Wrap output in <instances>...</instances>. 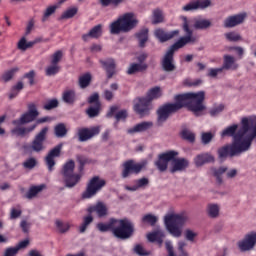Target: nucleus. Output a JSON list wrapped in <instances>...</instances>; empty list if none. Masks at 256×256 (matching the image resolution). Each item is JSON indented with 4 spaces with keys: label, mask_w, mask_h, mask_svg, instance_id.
Wrapping results in <instances>:
<instances>
[{
    "label": "nucleus",
    "mask_w": 256,
    "mask_h": 256,
    "mask_svg": "<svg viewBox=\"0 0 256 256\" xmlns=\"http://www.w3.org/2000/svg\"><path fill=\"white\" fill-rule=\"evenodd\" d=\"M61 70V67L59 64H49L45 68V75L46 76H55L57 73H59Z\"/></svg>",
    "instance_id": "obj_44"
},
{
    "label": "nucleus",
    "mask_w": 256,
    "mask_h": 256,
    "mask_svg": "<svg viewBox=\"0 0 256 256\" xmlns=\"http://www.w3.org/2000/svg\"><path fill=\"white\" fill-rule=\"evenodd\" d=\"M99 111H101V102H97L95 106H90V108L86 110V113L88 117L94 118L99 115Z\"/></svg>",
    "instance_id": "obj_46"
},
{
    "label": "nucleus",
    "mask_w": 256,
    "mask_h": 256,
    "mask_svg": "<svg viewBox=\"0 0 256 256\" xmlns=\"http://www.w3.org/2000/svg\"><path fill=\"white\" fill-rule=\"evenodd\" d=\"M205 212L210 219H217L220 217L221 205L216 203H209L206 205Z\"/></svg>",
    "instance_id": "obj_27"
},
{
    "label": "nucleus",
    "mask_w": 256,
    "mask_h": 256,
    "mask_svg": "<svg viewBox=\"0 0 256 256\" xmlns=\"http://www.w3.org/2000/svg\"><path fill=\"white\" fill-rule=\"evenodd\" d=\"M183 31L186 36L180 37V39L171 45L170 49L166 51L161 61L162 69L165 72H173L176 69L174 64V53L184 48L188 44H194L196 42V38L193 36V31L189 28V21L187 17H183Z\"/></svg>",
    "instance_id": "obj_2"
},
{
    "label": "nucleus",
    "mask_w": 256,
    "mask_h": 256,
    "mask_svg": "<svg viewBox=\"0 0 256 256\" xmlns=\"http://www.w3.org/2000/svg\"><path fill=\"white\" fill-rule=\"evenodd\" d=\"M38 41L35 40V41H30V42H27V39L26 37H22L20 39V41L18 42V49L20 51H27L28 49L32 48Z\"/></svg>",
    "instance_id": "obj_40"
},
{
    "label": "nucleus",
    "mask_w": 256,
    "mask_h": 256,
    "mask_svg": "<svg viewBox=\"0 0 256 256\" xmlns=\"http://www.w3.org/2000/svg\"><path fill=\"white\" fill-rule=\"evenodd\" d=\"M212 26V23L208 19L198 18L194 21V28L196 30H207Z\"/></svg>",
    "instance_id": "obj_33"
},
{
    "label": "nucleus",
    "mask_w": 256,
    "mask_h": 256,
    "mask_svg": "<svg viewBox=\"0 0 256 256\" xmlns=\"http://www.w3.org/2000/svg\"><path fill=\"white\" fill-rule=\"evenodd\" d=\"M256 246V232L246 233L244 238L238 242V248L241 252L252 251Z\"/></svg>",
    "instance_id": "obj_16"
},
{
    "label": "nucleus",
    "mask_w": 256,
    "mask_h": 256,
    "mask_svg": "<svg viewBox=\"0 0 256 256\" xmlns=\"http://www.w3.org/2000/svg\"><path fill=\"white\" fill-rule=\"evenodd\" d=\"M62 100L68 105H73L77 100L76 92L74 90H65L62 94Z\"/></svg>",
    "instance_id": "obj_32"
},
{
    "label": "nucleus",
    "mask_w": 256,
    "mask_h": 256,
    "mask_svg": "<svg viewBox=\"0 0 256 256\" xmlns=\"http://www.w3.org/2000/svg\"><path fill=\"white\" fill-rule=\"evenodd\" d=\"M106 185V181L99 176H94L88 182L85 192L82 194L83 199H91L98 191H100Z\"/></svg>",
    "instance_id": "obj_11"
},
{
    "label": "nucleus",
    "mask_w": 256,
    "mask_h": 256,
    "mask_svg": "<svg viewBox=\"0 0 256 256\" xmlns=\"http://www.w3.org/2000/svg\"><path fill=\"white\" fill-rule=\"evenodd\" d=\"M213 139L212 133H202L201 141L203 145H208Z\"/></svg>",
    "instance_id": "obj_59"
},
{
    "label": "nucleus",
    "mask_w": 256,
    "mask_h": 256,
    "mask_svg": "<svg viewBox=\"0 0 256 256\" xmlns=\"http://www.w3.org/2000/svg\"><path fill=\"white\" fill-rule=\"evenodd\" d=\"M87 212L90 214L96 213L99 218L106 217L108 215V208L103 202H98L87 208Z\"/></svg>",
    "instance_id": "obj_23"
},
{
    "label": "nucleus",
    "mask_w": 256,
    "mask_h": 256,
    "mask_svg": "<svg viewBox=\"0 0 256 256\" xmlns=\"http://www.w3.org/2000/svg\"><path fill=\"white\" fill-rule=\"evenodd\" d=\"M165 238V233L163 230H155V232H151L147 234V240L150 242H156L159 246L163 245Z\"/></svg>",
    "instance_id": "obj_29"
},
{
    "label": "nucleus",
    "mask_w": 256,
    "mask_h": 256,
    "mask_svg": "<svg viewBox=\"0 0 256 256\" xmlns=\"http://www.w3.org/2000/svg\"><path fill=\"white\" fill-rule=\"evenodd\" d=\"M142 222L150 224V225L153 226L157 222V217L155 215H152V214H146V215L143 216Z\"/></svg>",
    "instance_id": "obj_55"
},
{
    "label": "nucleus",
    "mask_w": 256,
    "mask_h": 256,
    "mask_svg": "<svg viewBox=\"0 0 256 256\" xmlns=\"http://www.w3.org/2000/svg\"><path fill=\"white\" fill-rule=\"evenodd\" d=\"M225 38L231 42H237L242 40V36L239 33L234 31L225 33Z\"/></svg>",
    "instance_id": "obj_53"
},
{
    "label": "nucleus",
    "mask_w": 256,
    "mask_h": 256,
    "mask_svg": "<svg viewBox=\"0 0 256 256\" xmlns=\"http://www.w3.org/2000/svg\"><path fill=\"white\" fill-rule=\"evenodd\" d=\"M101 64L107 73V78H112L116 68L115 61L113 59H106L105 61H101Z\"/></svg>",
    "instance_id": "obj_31"
},
{
    "label": "nucleus",
    "mask_w": 256,
    "mask_h": 256,
    "mask_svg": "<svg viewBox=\"0 0 256 256\" xmlns=\"http://www.w3.org/2000/svg\"><path fill=\"white\" fill-rule=\"evenodd\" d=\"M223 70L227 71H236L239 68V64L236 63V60L231 55L223 56V65L221 67Z\"/></svg>",
    "instance_id": "obj_26"
},
{
    "label": "nucleus",
    "mask_w": 256,
    "mask_h": 256,
    "mask_svg": "<svg viewBox=\"0 0 256 256\" xmlns=\"http://www.w3.org/2000/svg\"><path fill=\"white\" fill-rule=\"evenodd\" d=\"M46 187V185L42 184L39 186H32L29 188L28 192L25 194V197L29 200L33 199L36 197L38 193L43 191V189Z\"/></svg>",
    "instance_id": "obj_37"
},
{
    "label": "nucleus",
    "mask_w": 256,
    "mask_h": 256,
    "mask_svg": "<svg viewBox=\"0 0 256 256\" xmlns=\"http://www.w3.org/2000/svg\"><path fill=\"white\" fill-rule=\"evenodd\" d=\"M103 35V26L101 24L94 26V28L90 29V32L84 34L82 36L83 41L88 42L90 38H99Z\"/></svg>",
    "instance_id": "obj_28"
},
{
    "label": "nucleus",
    "mask_w": 256,
    "mask_h": 256,
    "mask_svg": "<svg viewBox=\"0 0 256 256\" xmlns=\"http://www.w3.org/2000/svg\"><path fill=\"white\" fill-rule=\"evenodd\" d=\"M215 158L210 153H203L195 156L194 164L196 167H203L206 164L214 163Z\"/></svg>",
    "instance_id": "obj_25"
},
{
    "label": "nucleus",
    "mask_w": 256,
    "mask_h": 256,
    "mask_svg": "<svg viewBox=\"0 0 256 256\" xmlns=\"http://www.w3.org/2000/svg\"><path fill=\"white\" fill-rule=\"evenodd\" d=\"M74 170H75V161L73 159H69L64 163L60 174L63 178L66 188L75 187L83 177L82 174H74Z\"/></svg>",
    "instance_id": "obj_8"
},
{
    "label": "nucleus",
    "mask_w": 256,
    "mask_h": 256,
    "mask_svg": "<svg viewBox=\"0 0 256 256\" xmlns=\"http://www.w3.org/2000/svg\"><path fill=\"white\" fill-rule=\"evenodd\" d=\"M181 135L184 140L190 143H193L195 141V134L192 133L190 130H183Z\"/></svg>",
    "instance_id": "obj_54"
},
{
    "label": "nucleus",
    "mask_w": 256,
    "mask_h": 256,
    "mask_svg": "<svg viewBox=\"0 0 256 256\" xmlns=\"http://www.w3.org/2000/svg\"><path fill=\"white\" fill-rule=\"evenodd\" d=\"M225 106L223 104H219L215 107L212 108V110L210 111L211 116H216L219 115L222 111H224Z\"/></svg>",
    "instance_id": "obj_61"
},
{
    "label": "nucleus",
    "mask_w": 256,
    "mask_h": 256,
    "mask_svg": "<svg viewBox=\"0 0 256 256\" xmlns=\"http://www.w3.org/2000/svg\"><path fill=\"white\" fill-rule=\"evenodd\" d=\"M162 89L159 86H155L148 90L145 98H139L138 103L134 105V111L140 115L141 118L148 116L152 110L151 102L162 97Z\"/></svg>",
    "instance_id": "obj_7"
},
{
    "label": "nucleus",
    "mask_w": 256,
    "mask_h": 256,
    "mask_svg": "<svg viewBox=\"0 0 256 256\" xmlns=\"http://www.w3.org/2000/svg\"><path fill=\"white\" fill-rule=\"evenodd\" d=\"M223 71L224 70L222 69V67H220V68H210L208 76L211 77V78H215L217 75H220V73H223Z\"/></svg>",
    "instance_id": "obj_62"
},
{
    "label": "nucleus",
    "mask_w": 256,
    "mask_h": 256,
    "mask_svg": "<svg viewBox=\"0 0 256 256\" xmlns=\"http://www.w3.org/2000/svg\"><path fill=\"white\" fill-rule=\"evenodd\" d=\"M61 149H63V144H58L52 150H50L45 157V162L49 172L53 171V167L56 165L55 158L60 156Z\"/></svg>",
    "instance_id": "obj_19"
},
{
    "label": "nucleus",
    "mask_w": 256,
    "mask_h": 256,
    "mask_svg": "<svg viewBox=\"0 0 256 256\" xmlns=\"http://www.w3.org/2000/svg\"><path fill=\"white\" fill-rule=\"evenodd\" d=\"M63 59V51H56L52 57H50V64L59 65V62Z\"/></svg>",
    "instance_id": "obj_51"
},
{
    "label": "nucleus",
    "mask_w": 256,
    "mask_h": 256,
    "mask_svg": "<svg viewBox=\"0 0 256 256\" xmlns=\"http://www.w3.org/2000/svg\"><path fill=\"white\" fill-rule=\"evenodd\" d=\"M106 116L107 118H112L113 116L115 117L116 122L114 123V127L117 129L118 122L126 121L128 117V111L125 109L118 111V106L114 105L110 107V111L107 112Z\"/></svg>",
    "instance_id": "obj_20"
},
{
    "label": "nucleus",
    "mask_w": 256,
    "mask_h": 256,
    "mask_svg": "<svg viewBox=\"0 0 256 256\" xmlns=\"http://www.w3.org/2000/svg\"><path fill=\"white\" fill-rule=\"evenodd\" d=\"M37 128V124H32L28 127H21V125H15V128H12L10 133L16 137H27L34 129Z\"/></svg>",
    "instance_id": "obj_22"
},
{
    "label": "nucleus",
    "mask_w": 256,
    "mask_h": 256,
    "mask_svg": "<svg viewBox=\"0 0 256 256\" xmlns=\"http://www.w3.org/2000/svg\"><path fill=\"white\" fill-rule=\"evenodd\" d=\"M204 101V91L184 93L175 96V103L165 104L157 110V125L163 126L170 114L179 111L184 107H188V110L192 111L196 117L204 115L203 112L206 110Z\"/></svg>",
    "instance_id": "obj_1"
},
{
    "label": "nucleus",
    "mask_w": 256,
    "mask_h": 256,
    "mask_svg": "<svg viewBox=\"0 0 256 256\" xmlns=\"http://www.w3.org/2000/svg\"><path fill=\"white\" fill-rule=\"evenodd\" d=\"M134 252L138 255V256H148L149 252H147L145 250V248L141 245H136L134 248Z\"/></svg>",
    "instance_id": "obj_60"
},
{
    "label": "nucleus",
    "mask_w": 256,
    "mask_h": 256,
    "mask_svg": "<svg viewBox=\"0 0 256 256\" xmlns=\"http://www.w3.org/2000/svg\"><path fill=\"white\" fill-rule=\"evenodd\" d=\"M93 221H94V218L91 214L87 215V216H84L83 221H82V223L80 224V226L78 228L79 233L80 234L86 233L88 227L90 226V224L93 223Z\"/></svg>",
    "instance_id": "obj_34"
},
{
    "label": "nucleus",
    "mask_w": 256,
    "mask_h": 256,
    "mask_svg": "<svg viewBox=\"0 0 256 256\" xmlns=\"http://www.w3.org/2000/svg\"><path fill=\"white\" fill-rule=\"evenodd\" d=\"M57 8H58L57 5L49 6L48 8H46V10L44 11V14H43L42 22H46L47 19L49 17H51L56 12Z\"/></svg>",
    "instance_id": "obj_52"
},
{
    "label": "nucleus",
    "mask_w": 256,
    "mask_h": 256,
    "mask_svg": "<svg viewBox=\"0 0 256 256\" xmlns=\"http://www.w3.org/2000/svg\"><path fill=\"white\" fill-rule=\"evenodd\" d=\"M240 127L237 124L226 127L221 132V137H233V143L236 136H241L244 140L250 141V148L253 140L256 138V116L243 117L240 121Z\"/></svg>",
    "instance_id": "obj_3"
},
{
    "label": "nucleus",
    "mask_w": 256,
    "mask_h": 256,
    "mask_svg": "<svg viewBox=\"0 0 256 256\" xmlns=\"http://www.w3.org/2000/svg\"><path fill=\"white\" fill-rule=\"evenodd\" d=\"M152 127H153L152 121H142L136 124L134 127L128 128L127 134L146 132V131H149V129H152Z\"/></svg>",
    "instance_id": "obj_24"
},
{
    "label": "nucleus",
    "mask_w": 256,
    "mask_h": 256,
    "mask_svg": "<svg viewBox=\"0 0 256 256\" xmlns=\"http://www.w3.org/2000/svg\"><path fill=\"white\" fill-rule=\"evenodd\" d=\"M189 166L190 162L187 158L175 156L173 159H171V165L168 167V171H170L172 174L177 172H184Z\"/></svg>",
    "instance_id": "obj_15"
},
{
    "label": "nucleus",
    "mask_w": 256,
    "mask_h": 256,
    "mask_svg": "<svg viewBox=\"0 0 256 256\" xmlns=\"http://www.w3.org/2000/svg\"><path fill=\"white\" fill-rule=\"evenodd\" d=\"M178 156L179 152L170 150L168 152L160 154L154 165L160 172H165L169 167V162H171V160Z\"/></svg>",
    "instance_id": "obj_14"
},
{
    "label": "nucleus",
    "mask_w": 256,
    "mask_h": 256,
    "mask_svg": "<svg viewBox=\"0 0 256 256\" xmlns=\"http://www.w3.org/2000/svg\"><path fill=\"white\" fill-rule=\"evenodd\" d=\"M148 161L143 160L141 162H134V160H128L123 164L122 178H128L131 174H139L147 167Z\"/></svg>",
    "instance_id": "obj_12"
},
{
    "label": "nucleus",
    "mask_w": 256,
    "mask_h": 256,
    "mask_svg": "<svg viewBox=\"0 0 256 256\" xmlns=\"http://www.w3.org/2000/svg\"><path fill=\"white\" fill-rule=\"evenodd\" d=\"M198 9H206L211 5L210 0H196Z\"/></svg>",
    "instance_id": "obj_63"
},
{
    "label": "nucleus",
    "mask_w": 256,
    "mask_h": 256,
    "mask_svg": "<svg viewBox=\"0 0 256 256\" xmlns=\"http://www.w3.org/2000/svg\"><path fill=\"white\" fill-rule=\"evenodd\" d=\"M228 170L227 167L222 166L220 168H212L211 172L213 174V176L216 178V181L219 185L223 184V174Z\"/></svg>",
    "instance_id": "obj_35"
},
{
    "label": "nucleus",
    "mask_w": 256,
    "mask_h": 256,
    "mask_svg": "<svg viewBox=\"0 0 256 256\" xmlns=\"http://www.w3.org/2000/svg\"><path fill=\"white\" fill-rule=\"evenodd\" d=\"M67 128L64 123H60L55 127V135L58 138H64L67 135Z\"/></svg>",
    "instance_id": "obj_48"
},
{
    "label": "nucleus",
    "mask_w": 256,
    "mask_h": 256,
    "mask_svg": "<svg viewBox=\"0 0 256 256\" xmlns=\"http://www.w3.org/2000/svg\"><path fill=\"white\" fill-rule=\"evenodd\" d=\"M154 35L161 43H165L172 38L179 36V30L166 32L163 28H157L154 31Z\"/></svg>",
    "instance_id": "obj_21"
},
{
    "label": "nucleus",
    "mask_w": 256,
    "mask_h": 256,
    "mask_svg": "<svg viewBox=\"0 0 256 256\" xmlns=\"http://www.w3.org/2000/svg\"><path fill=\"white\" fill-rule=\"evenodd\" d=\"M250 149V141L248 139L241 138L238 134L235 138V142H232L231 145H225L218 149V156L220 159L240 156L242 153H245Z\"/></svg>",
    "instance_id": "obj_6"
},
{
    "label": "nucleus",
    "mask_w": 256,
    "mask_h": 256,
    "mask_svg": "<svg viewBox=\"0 0 256 256\" xmlns=\"http://www.w3.org/2000/svg\"><path fill=\"white\" fill-rule=\"evenodd\" d=\"M189 221V217L185 212L168 213L164 216V225L168 233L174 238H181L183 235V227Z\"/></svg>",
    "instance_id": "obj_4"
},
{
    "label": "nucleus",
    "mask_w": 256,
    "mask_h": 256,
    "mask_svg": "<svg viewBox=\"0 0 256 256\" xmlns=\"http://www.w3.org/2000/svg\"><path fill=\"white\" fill-rule=\"evenodd\" d=\"M77 162L79 163V171L83 172L84 171V167L90 163V160L87 156H83V155H77L76 156Z\"/></svg>",
    "instance_id": "obj_49"
},
{
    "label": "nucleus",
    "mask_w": 256,
    "mask_h": 256,
    "mask_svg": "<svg viewBox=\"0 0 256 256\" xmlns=\"http://www.w3.org/2000/svg\"><path fill=\"white\" fill-rule=\"evenodd\" d=\"M138 20L133 12H127L119 16L117 20L110 23V35L129 33L136 28Z\"/></svg>",
    "instance_id": "obj_5"
},
{
    "label": "nucleus",
    "mask_w": 256,
    "mask_h": 256,
    "mask_svg": "<svg viewBox=\"0 0 256 256\" xmlns=\"http://www.w3.org/2000/svg\"><path fill=\"white\" fill-rule=\"evenodd\" d=\"M148 185H149V178L142 177L140 179L135 180L133 186H126L125 189L128 191L135 192L138 189L147 187Z\"/></svg>",
    "instance_id": "obj_30"
},
{
    "label": "nucleus",
    "mask_w": 256,
    "mask_h": 256,
    "mask_svg": "<svg viewBox=\"0 0 256 256\" xmlns=\"http://www.w3.org/2000/svg\"><path fill=\"white\" fill-rule=\"evenodd\" d=\"M198 236L197 232H194V230H185L184 232V237L186 241H191L193 242L195 238Z\"/></svg>",
    "instance_id": "obj_56"
},
{
    "label": "nucleus",
    "mask_w": 256,
    "mask_h": 256,
    "mask_svg": "<svg viewBox=\"0 0 256 256\" xmlns=\"http://www.w3.org/2000/svg\"><path fill=\"white\" fill-rule=\"evenodd\" d=\"M57 107H58V100L56 99L48 100L44 105V110L51 111Z\"/></svg>",
    "instance_id": "obj_57"
},
{
    "label": "nucleus",
    "mask_w": 256,
    "mask_h": 256,
    "mask_svg": "<svg viewBox=\"0 0 256 256\" xmlns=\"http://www.w3.org/2000/svg\"><path fill=\"white\" fill-rule=\"evenodd\" d=\"M148 34H149V29L148 28H143L141 31H139L136 34V37L139 40V46L141 48L145 47L146 42L148 41Z\"/></svg>",
    "instance_id": "obj_38"
},
{
    "label": "nucleus",
    "mask_w": 256,
    "mask_h": 256,
    "mask_svg": "<svg viewBox=\"0 0 256 256\" xmlns=\"http://www.w3.org/2000/svg\"><path fill=\"white\" fill-rule=\"evenodd\" d=\"M114 221H115V219H110V222H108V223H98L97 229L102 233H106L108 231H112V233H113Z\"/></svg>",
    "instance_id": "obj_41"
},
{
    "label": "nucleus",
    "mask_w": 256,
    "mask_h": 256,
    "mask_svg": "<svg viewBox=\"0 0 256 256\" xmlns=\"http://www.w3.org/2000/svg\"><path fill=\"white\" fill-rule=\"evenodd\" d=\"M163 22H164L163 11L159 8L154 9L152 24L156 25Z\"/></svg>",
    "instance_id": "obj_45"
},
{
    "label": "nucleus",
    "mask_w": 256,
    "mask_h": 256,
    "mask_svg": "<svg viewBox=\"0 0 256 256\" xmlns=\"http://www.w3.org/2000/svg\"><path fill=\"white\" fill-rule=\"evenodd\" d=\"M48 127L42 128V130L36 135L34 140H32V144H26L23 146V149L25 153L31 154L33 151L34 152H40L45 149V146H43V143L47 139V134H48Z\"/></svg>",
    "instance_id": "obj_10"
},
{
    "label": "nucleus",
    "mask_w": 256,
    "mask_h": 256,
    "mask_svg": "<svg viewBox=\"0 0 256 256\" xmlns=\"http://www.w3.org/2000/svg\"><path fill=\"white\" fill-rule=\"evenodd\" d=\"M246 18H247V13L246 12H242V13H239V14L229 16V17L224 19L223 27L226 28V29L234 28L236 26H239V25L243 24Z\"/></svg>",
    "instance_id": "obj_17"
},
{
    "label": "nucleus",
    "mask_w": 256,
    "mask_h": 256,
    "mask_svg": "<svg viewBox=\"0 0 256 256\" xmlns=\"http://www.w3.org/2000/svg\"><path fill=\"white\" fill-rule=\"evenodd\" d=\"M38 166V161L35 157L30 156L28 158H26L23 162H22V167L26 170V171H31L33 170L35 167Z\"/></svg>",
    "instance_id": "obj_36"
},
{
    "label": "nucleus",
    "mask_w": 256,
    "mask_h": 256,
    "mask_svg": "<svg viewBox=\"0 0 256 256\" xmlns=\"http://www.w3.org/2000/svg\"><path fill=\"white\" fill-rule=\"evenodd\" d=\"M147 64H131L127 69V75H134V73L143 72L147 70Z\"/></svg>",
    "instance_id": "obj_39"
},
{
    "label": "nucleus",
    "mask_w": 256,
    "mask_h": 256,
    "mask_svg": "<svg viewBox=\"0 0 256 256\" xmlns=\"http://www.w3.org/2000/svg\"><path fill=\"white\" fill-rule=\"evenodd\" d=\"M18 248H6L4 256H16L18 253Z\"/></svg>",
    "instance_id": "obj_64"
},
{
    "label": "nucleus",
    "mask_w": 256,
    "mask_h": 256,
    "mask_svg": "<svg viewBox=\"0 0 256 256\" xmlns=\"http://www.w3.org/2000/svg\"><path fill=\"white\" fill-rule=\"evenodd\" d=\"M101 133V128L96 126L93 128H80L78 130V137L80 142H87L96 135Z\"/></svg>",
    "instance_id": "obj_18"
},
{
    "label": "nucleus",
    "mask_w": 256,
    "mask_h": 256,
    "mask_svg": "<svg viewBox=\"0 0 256 256\" xmlns=\"http://www.w3.org/2000/svg\"><path fill=\"white\" fill-rule=\"evenodd\" d=\"M182 10H183L184 12H192V11H195V10H199V8H198V4L196 3V1H192V2H190V3H188V4H186V5L182 8Z\"/></svg>",
    "instance_id": "obj_58"
},
{
    "label": "nucleus",
    "mask_w": 256,
    "mask_h": 256,
    "mask_svg": "<svg viewBox=\"0 0 256 256\" xmlns=\"http://www.w3.org/2000/svg\"><path fill=\"white\" fill-rule=\"evenodd\" d=\"M57 232L60 234H65L70 230V223L69 222H63L61 220L55 221Z\"/></svg>",
    "instance_id": "obj_42"
},
{
    "label": "nucleus",
    "mask_w": 256,
    "mask_h": 256,
    "mask_svg": "<svg viewBox=\"0 0 256 256\" xmlns=\"http://www.w3.org/2000/svg\"><path fill=\"white\" fill-rule=\"evenodd\" d=\"M18 71H19L18 67H14L12 69L5 71L1 77L2 81L5 83H8L9 81H11L13 79V77L16 75V73H18Z\"/></svg>",
    "instance_id": "obj_43"
},
{
    "label": "nucleus",
    "mask_w": 256,
    "mask_h": 256,
    "mask_svg": "<svg viewBox=\"0 0 256 256\" xmlns=\"http://www.w3.org/2000/svg\"><path fill=\"white\" fill-rule=\"evenodd\" d=\"M134 233V225L128 219H114L113 234L117 239L128 240Z\"/></svg>",
    "instance_id": "obj_9"
},
{
    "label": "nucleus",
    "mask_w": 256,
    "mask_h": 256,
    "mask_svg": "<svg viewBox=\"0 0 256 256\" xmlns=\"http://www.w3.org/2000/svg\"><path fill=\"white\" fill-rule=\"evenodd\" d=\"M39 112L34 103L28 105V111L24 113L18 120H12V125L14 126H23L29 124L38 117Z\"/></svg>",
    "instance_id": "obj_13"
},
{
    "label": "nucleus",
    "mask_w": 256,
    "mask_h": 256,
    "mask_svg": "<svg viewBox=\"0 0 256 256\" xmlns=\"http://www.w3.org/2000/svg\"><path fill=\"white\" fill-rule=\"evenodd\" d=\"M78 12L76 7L66 9L61 15V19H72Z\"/></svg>",
    "instance_id": "obj_50"
},
{
    "label": "nucleus",
    "mask_w": 256,
    "mask_h": 256,
    "mask_svg": "<svg viewBox=\"0 0 256 256\" xmlns=\"http://www.w3.org/2000/svg\"><path fill=\"white\" fill-rule=\"evenodd\" d=\"M91 74L86 73L79 78V86L81 89H86L91 83Z\"/></svg>",
    "instance_id": "obj_47"
}]
</instances>
